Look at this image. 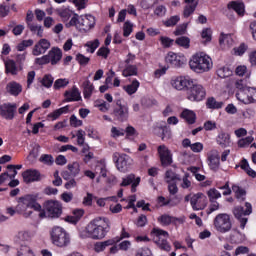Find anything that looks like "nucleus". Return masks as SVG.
Segmentation results:
<instances>
[{
	"label": "nucleus",
	"instance_id": "31",
	"mask_svg": "<svg viewBox=\"0 0 256 256\" xmlns=\"http://www.w3.org/2000/svg\"><path fill=\"white\" fill-rule=\"evenodd\" d=\"M219 43L223 49H229L233 45V37L230 34H221L219 38Z\"/></svg>",
	"mask_w": 256,
	"mask_h": 256
},
{
	"label": "nucleus",
	"instance_id": "2",
	"mask_svg": "<svg viewBox=\"0 0 256 256\" xmlns=\"http://www.w3.org/2000/svg\"><path fill=\"white\" fill-rule=\"evenodd\" d=\"M111 223L107 218H96L92 220L84 230L80 231L79 235L81 239H93L99 241L107 237Z\"/></svg>",
	"mask_w": 256,
	"mask_h": 256
},
{
	"label": "nucleus",
	"instance_id": "54",
	"mask_svg": "<svg viewBox=\"0 0 256 256\" xmlns=\"http://www.w3.org/2000/svg\"><path fill=\"white\" fill-rule=\"evenodd\" d=\"M209 197V201H217V199H221V192L219 190L212 188L207 192Z\"/></svg>",
	"mask_w": 256,
	"mask_h": 256
},
{
	"label": "nucleus",
	"instance_id": "1",
	"mask_svg": "<svg viewBox=\"0 0 256 256\" xmlns=\"http://www.w3.org/2000/svg\"><path fill=\"white\" fill-rule=\"evenodd\" d=\"M40 199H43L41 193H33L22 196L18 200L17 211L22 213L24 217H31L33 211L38 213L40 219H59L63 214V205L57 200H48L44 202L43 206L39 204ZM44 207V208H43ZM33 209V211L29 210Z\"/></svg>",
	"mask_w": 256,
	"mask_h": 256
},
{
	"label": "nucleus",
	"instance_id": "10",
	"mask_svg": "<svg viewBox=\"0 0 256 256\" xmlns=\"http://www.w3.org/2000/svg\"><path fill=\"white\" fill-rule=\"evenodd\" d=\"M184 201L189 203L193 209V211H202L205 207H207V197L203 195V193H197L191 196V194L185 196Z\"/></svg>",
	"mask_w": 256,
	"mask_h": 256
},
{
	"label": "nucleus",
	"instance_id": "40",
	"mask_svg": "<svg viewBox=\"0 0 256 256\" xmlns=\"http://www.w3.org/2000/svg\"><path fill=\"white\" fill-rule=\"evenodd\" d=\"M28 28L37 37H43V26L39 24L28 23Z\"/></svg>",
	"mask_w": 256,
	"mask_h": 256
},
{
	"label": "nucleus",
	"instance_id": "22",
	"mask_svg": "<svg viewBox=\"0 0 256 256\" xmlns=\"http://www.w3.org/2000/svg\"><path fill=\"white\" fill-rule=\"evenodd\" d=\"M65 103H72L73 101H81V92H79V88L73 86L72 89L67 90L64 93Z\"/></svg>",
	"mask_w": 256,
	"mask_h": 256
},
{
	"label": "nucleus",
	"instance_id": "39",
	"mask_svg": "<svg viewBox=\"0 0 256 256\" xmlns=\"http://www.w3.org/2000/svg\"><path fill=\"white\" fill-rule=\"evenodd\" d=\"M172 220H173V216L169 214H161L157 218L159 225H161L162 227H169V225H172Z\"/></svg>",
	"mask_w": 256,
	"mask_h": 256
},
{
	"label": "nucleus",
	"instance_id": "8",
	"mask_svg": "<svg viewBox=\"0 0 256 256\" xmlns=\"http://www.w3.org/2000/svg\"><path fill=\"white\" fill-rule=\"evenodd\" d=\"M233 227V223L231 222V216L227 213L218 214L214 218V229L218 233H229Z\"/></svg>",
	"mask_w": 256,
	"mask_h": 256
},
{
	"label": "nucleus",
	"instance_id": "6",
	"mask_svg": "<svg viewBox=\"0 0 256 256\" xmlns=\"http://www.w3.org/2000/svg\"><path fill=\"white\" fill-rule=\"evenodd\" d=\"M51 239L53 245L56 247H68L71 243V236L67 233L65 229L59 226H55L51 231Z\"/></svg>",
	"mask_w": 256,
	"mask_h": 256
},
{
	"label": "nucleus",
	"instance_id": "46",
	"mask_svg": "<svg viewBox=\"0 0 256 256\" xmlns=\"http://www.w3.org/2000/svg\"><path fill=\"white\" fill-rule=\"evenodd\" d=\"M125 136V129L113 126L110 130V137L112 139H119V137Z\"/></svg>",
	"mask_w": 256,
	"mask_h": 256
},
{
	"label": "nucleus",
	"instance_id": "11",
	"mask_svg": "<svg viewBox=\"0 0 256 256\" xmlns=\"http://www.w3.org/2000/svg\"><path fill=\"white\" fill-rule=\"evenodd\" d=\"M236 98L240 103L244 105H251L256 103V88L250 87L245 90L238 91L236 93Z\"/></svg>",
	"mask_w": 256,
	"mask_h": 256
},
{
	"label": "nucleus",
	"instance_id": "44",
	"mask_svg": "<svg viewBox=\"0 0 256 256\" xmlns=\"http://www.w3.org/2000/svg\"><path fill=\"white\" fill-rule=\"evenodd\" d=\"M179 181H181L180 183V187L182 189H188L189 191H191L193 184L191 183V179L189 177V173H186L182 179H180Z\"/></svg>",
	"mask_w": 256,
	"mask_h": 256
},
{
	"label": "nucleus",
	"instance_id": "49",
	"mask_svg": "<svg viewBox=\"0 0 256 256\" xmlns=\"http://www.w3.org/2000/svg\"><path fill=\"white\" fill-rule=\"evenodd\" d=\"M217 75L220 79H225L233 75V71L229 67H221L217 70Z\"/></svg>",
	"mask_w": 256,
	"mask_h": 256
},
{
	"label": "nucleus",
	"instance_id": "50",
	"mask_svg": "<svg viewBox=\"0 0 256 256\" xmlns=\"http://www.w3.org/2000/svg\"><path fill=\"white\" fill-rule=\"evenodd\" d=\"M232 191L240 201H245V190L237 185L232 186Z\"/></svg>",
	"mask_w": 256,
	"mask_h": 256
},
{
	"label": "nucleus",
	"instance_id": "33",
	"mask_svg": "<svg viewBox=\"0 0 256 256\" xmlns=\"http://www.w3.org/2000/svg\"><path fill=\"white\" fill-rule=\"evenodd\" d=\"M228 9H233L238 15H243L245 13V4L239 1H232L228 4Z\"/></svg>",
	"mask_w": 256,
	"mask_h": 256
},
{
	"label": "nucleus",
	"instance_id": "45",
	"mask_svg": "<svg viewBox=\"0 0 256 256\" xmlns=\"http://www.w3.org/2000/svg\"><path fill=\"white\" fill-rule=\"evenodd\" d=\"M224 103L223 102H219L217 100H215V98H208L207 102H206V107L208 109H221L223 107Z\"/></svg>",
	"mask_w": 256,
	"mask_h": 256
},
{
	"label": "nucleus",
	"instance_id": "51",
	"mask_svg": "<svg viewBox=\"0 0 256 256\" xmlns=\"http://www.w3.org/2000/svg\"><path fill=\"white\" fill-rule=\"evenodd\" d=\"M40 163H43L44 165L51 166L53 163H55V159H53V156L51 154H42L39 158Z\"/></svg>",
	"mask_w": 256,
	"mask_h": 256
},
{
	"label": "nucleus",
	"instance_id": "52",
	"mask_svg": "<svg viewBox=\"0 0 256 256\" xmlns=\"http://www.w3.org/2000/svg\"><path fill=\"white\" fill-rule=\"evenodd\" d=\"M100 43H99V39H95L93 41H89L85 44V47H87L86 51L88 53H93L94 51L97 50V48L99 47Z\"/></svg>",
	"mask_w": 256,
	"mask_h": 256
},
{
	"label": "nucleus",
	"instance_id": "36",
	"mask_svg": "<svg viewBox=\"0 0 256 256\" xmlns=\"http://www.w3.org/2000/svg\"><path fill=\"white\" fill-rule=\"evenodd\" d=\"M240 167L243 171H245V173L249 176V177H252V179H255L256 177V172L255 170H253L251 168V166H249V162L246 160V159H243L241 162H240Z\"/></svg>",
	"mask_w": 256,
	"mask_h": 256
},
{
	"label": "nucleus",
	"instance_id": "37",
	"mask_svg": "<svg viewBox=\"0 0 256 256\" xmlns=\"http://www.w3.org/2000/svg\"><path fill=\"white\" fill-rule=\"evenodd\" d=\"M84 86V99H90L93 95V91H95V86H93V83L91 81L86 80L83 84Z\"/></svg>",
	"mask_w": 256,
	"mask_h": 256
},
{
	"label": "nucleus",
	"instance_id": "55",
	"mask_svg": "<svg viewBox=\"0 0 256 256\" xmlns=\"http://www.w3.org/2000/svg\"><path fill=\"white\" fill-rule=\"evenodd\" d=\"M129 237H131V234H129L125 228H122L120 236L112 238V241H114V243H120L123 239H129Z\"/></svg>",
	"mask_w": 256,
	"mask_h": 256
},
{
	"label": "nucleus",
	"instance_id": "56",
	"mask_svg": "<svg viewBox=\"0 0 256 256\" xmlns=\"http://www.w3.org/2000/svg\"><path fill=\"white\" fill-rule=\"evenodd\" d=\"M181 21V17L179 15L171 16L168 20L164 21L165 27H174Z\"/></svg>",
	"mask_w": 256,
	"mask_h": 256
},
{
	"label": "nucleus",
	"instance_id": "42",
	"mask_svg": "<svg viewBox=\"0 0 256 256\" xmlns=\"http://www.w3.org/2000/svg\"><path fill=\"white\" fill-rule=\"evenodd\" d=\"M17 256H35V252L29 245H21L17 253Z\"/></svg>",
	"mask_w": 256,
	"mask_h": 256
},
{
	"label": "nucleus",
	"instance_id": "38",
	"mask_svg": "<svg viewBox=\"0 0 256 256\" xmlns=\"http://www.w3.org/2000/svg\"><path fill=\"white\" fill-rule=\"evenodd\" d=\"M7 91L11 95L17 96L19 93H21V91H23V88L17 82H10L7 85Z\"/></svg>",
	"mask_w": 256,
	"mask_h": 256
},
{
	"label": "nucleus",
	"instance_id": "4",
	"mask_svg": "<svg viewBox=\"0 0 256 256\" xmlns=\"http://www.w3.org/2000/svg\"><path fill=\"white\" fill-rule=\"evenodd\" d=\"M95 16L91 14L81 15L75 14L66 24V27H76L78 31H82L83 33H89L91 29L95 28Z\"/></svg>",
	"mask_w": 256,
	"mask_h": 256
},
{
	"label": "nucleus",
	"instance_id": "24",
	"mask_svg": "<svg viewBox=\"0 0 256 256\" xmlns=\"http://www.w3.org/2000/svg\"><path fill=\"white\" fill-rule=\"evenodd\" d=\"M63 58V51L58 47H53L48 53V59L51 65H57Z\"/></svg>",
	"mask_w": 256,
	"mask_h": 256
},
{
	"label": "nucleus",
	"instance_id": "19",
	"mask_svg": "<svg viewBox=\"0 0 256 256\" xmlns=\"http://www.w3.org/2000/svg\"><path fill=\"white\" fill-rule=\"evenodd\" d=\"M34 237H35V232L31 230H20L16 234L14 241L19 245H24L23 243H29V241H31V239H33Z\"/></svg>",
	"mask_w": 256,
	"mask_h": 256
},
{
	"label": "nucleus",
	"instance_id": "30",
	"mask_svg": "<svg viewBox=\"0 0 256 256\" xmlns=\"http://www.w3.org/2000/svg\"><path fill=\"white\" fill-rule=\"evenodd\" d=\"M182 119L189 123V125H193L195 123L197 116L195 112L189 109H184L180 115Z\"/></svg>",
	"mask_w": 256,
	"mask_h": 256
},
{
	"label": "nucleus",
	"instance_id": "9",
	"mask_svg": "<svg viewBox=\"0 0 256 256\" xmlns=\"http://www.w3.org/2000/svg\"><path fill=\"white\" fill-rule=\"evenodd\" d=\"M245 207L246 209H244L241 206H237L233 210L234 217L239 221L241 229H245V226L247 225V221H249L246 215H251V213H253V208L251 206V203L246 202Z\"/></svg>",
	"mask_w": 256,
	"mask_h": 256
},
{
	"label": "nucleus",
	"instance_id": "41",
	"mask_svg": "<svg viewBox=\"0 0 256 256\" xmlns=\"http://www.w3.org/2000/svg\"><path fill=\"white\" fill-rule=\"evenodd\" d=\"M176 45L183 47V49H189L191 47V39L186 36H181L175 40Z\"/></svg>",
	"mask_w": 256,
	"mask_h": 256
},
{
	"label": "nucleus",
	"instance_id": "16",
	"mask_svg": "<svg viewBox=\"0 0 256 256\" xmlns=\"http://www.w3.org/2000/svg\"><path fill=\"white\" fill-rule=\"evenodd\" d=\"M15 111H17V104H0V115L8 121L14 119Z\"/></svg>",
	"mask_w": 256,
	"mask_h": 256
},
{
	"label": "nucleus",
	"instance_id": "34",
	"mask_svg": "<svg viewBox=\"0 0 256 256\" xmlns=\"http://www.w3.org/2000/svg\"><path fill=\"white\" fill-rule=\"evenodd\" d=\"M4 65L6 73H10L11 75H17V73H19V68H17V64L13 60H5Z\"/></svg>",
	"mask_w": 256,
	"mask_h": 256
},
{
	"label": "nucleus",
	"instance_id": "15",
	"mask_svg": "<svg viewBox=\"0 0 256 256\" xmlns=\"http://www.w3.org/2000/svg\"><path fill=\"white\" fill-rule=\"evenodd\" d=\"M51 48V42L49 40L42 38L33 47L32 55L34 57H39V55H45L47 51Z\"/></svg>",
	"mask_w": 256,
	"mask_h": 256
},
{
	"label": "nucleus",
	"instance_id": "48",
	"mask_svg": "<svg viewBox=\"0 0 256 256\" xmlns=\"http://www.w3.org/2000/svg\"><path fill=\"white\" fill-rule=\"evenodd\" d=\"M133 27H134V24L130 20H127L126 22H124L123 28H122L123 37H129V35L133 33Z\"/></svg>",
	"mask_w": 256,
	"mask_h": 256
},
{
	"label": "nucleus",
	"instance_id": "58",
	"mask_svg": "<svg viewBox=\"0 0 256 256\" xmlns=\"http://www.w3.org/2000/svg\"><path fill=\"white\" fill-rule=\"evenodd\" d=\"M78 11L85 9L89 0H70Z\"/></svg>",
	"mask_w": 256,
	"mask_h": 256
},
{
	"label": "nucleus",
	"instance_id": "43",
	"mask_svg": "<svg viewBox=\"0 0 256 256\" xmlns=\"http://www.w3.org/2000/svg\"><path fill=\"white\" fill-rule=\"evenodd\" d=\"M67 167L72 177H77V175L81 173V164H79V162H73L71 164H68Z\"/></svg>",
	"mask_w": 256,
	"mask_h": 256
},
{
	"label": "nucleus",
	"instance_id": "25",
	"mask_svg": "<svg viewBox=\"0 0 256 256\" xmlns=\"http://www.w3.org/2000/svg\"><path fill=\"white\" fill-rule=\"evenodd\" d=\"M139 68L137 65H124L122 70V77H137Z\"/></svg>",
	"mask_w": 256,
	"mask_h": 256
},
{
	"label": "nucleus",
	"instance_id": "47",
	"mask_svg": "<svg viewBox=\"0 0 256 256\" xmlns=\"http://www.w3.org/2000/svg\"><path fill=\"white\" fill-rule=\"evenodd\" d=\"M10 27H13L12 33L16 37L21 35L23 33V31H25V25H23V24H18L17 25V23L15 21L10 23Z\"/></svg>",
	"mask_w": 256,
	"mask_h": 256
},
{
	"label": "nucleus",
	"instance_id": "3",
	"mask_svg": "<svg viewBox=\"0 0 256 256\" xmlns=\"http://www.w3.org/2000/svg\"><path fill=\"white\" fill-rule=\"evenodd\" d=\"M189 67L194 73H207L213 69V60L205 52H197L191 56Z\"/></svg>",
	"mask_w": 256,
	"mask_h": 256
},
{
	"label": "nucleus",
	"instance_id": "17",
	"mask_svg": "<svg viewBox=\"0 0 256 256\" xmlns=\"http://www.w3.org/2000/svg\"><path fill=\"white\" fill-rule=\"evenodd\" d=\"M207 161L210 169H212V171H217V169H219V165H221V156H219V150H211L208 153Z\"/></svg>",
	"mask_w": 256,
	"mask_h": 256
},
{
	"label": "nucleus",
	"instance_id": "7",
	"mask_svg": "<svg viewBox=\"0 0 256 256\" xmlns=\"http://www.w3.org/2000/svg\"><path fill=\"white\" fill-rule=\"evenodd\" d=\"M151 237L159 249L162 251H171V245L167 242V239H169V232L161 228H153L151 231Z\"/></svg>",
	"mask_w": 256,
	"mask_h": 256
},
{
	"label": "nucleus",
	"instance_id": "5",
	"mask_svg": "<svg viewBox=\"0 0 256 256\" xmlns=\"http://www.w3.org/2000/svg\"><path fill=\"white\" fill-rule=\"evenodd\" d=\"M205 97H207V90L201 83H199V81L193 79L186 91V99H188V101L199 103V101H203Z\"/></svg>",
	"mask_w": 256,
	"mask_h": 256
},
{
	"label": "nucleus",
	"instance_id": "29",
	"mask_svg": "<svg viewBox=\"0 0 256 256\" xmlns=\"http://www.w3.org/2000/svg\"><path fill=\"white\" fill-rule=\"evenodd\" d=\"M65 113H69V106H64L57 110H54L50 114L47 115L48 121H57L60 115H64Z\"/></svg>",
	"mask_w": 256,
	"mask_h": 256
},
{
	"label": "nucleus",
	"instance_id": "26",
	"mask_svg": "<svg viewBox=\"0 0 256 256\" xmlns=\"http://www.w3.org/2000/svg\"><path fill=\"white\" fill-rule=\"evenodd\" d=\"M94 171L96 175H99V177H107V162L105 160H100L96 162Z\"/></svg>",
	"mask_w": 256,
	"mask_h": 256
},
{
	"label": "nucleus",
	"instance_id": "13",
	"mask_svg": "<svg viewBox=\"0 0 256 256\" xmlns=\"http://www.w3.org/2000/svg\"><path fill=\"white\" fill-rule=\"evenodd\" d=\"M113 161L118 169V171H121L122 173H125L129 169V166L131 163H133V160L129 155L127 154H120L118 152H115L113 154Z\"/></svg>",
	"mask_w": 256,
	"mask_h": 256
},
{
	"label": "nucleus",
	"instance_id": "62",
	"mask_svg": "<svg viewBox=\"0 0 256 256\" xmlns=\"http://www.w3.org/2000/svg\"><path fill=\"white\" fill-rule=\"evenodd\" d=\"M167 14V8L163 5L157 6L154 10V15L157 17H165Z\"/></svg>",
	"mask_w": 256,
	"mask_h": 256
},
{
	"label": "nucleus",
	"instance_id": "27",
	"mask_svg": "<svg viewBox=\"0 0 256 256\" xmlns=\"http://www.w3.org/2000/svg\"><path fill=\"white\" fill-rule=\"evenodd\" d=\"M141 86V83L139 80L134 79L131 84L124 85L123 90L127 93V95H135L137 91H139V87Z\"/></svg>",
	"mask_w": 256,
	"mask_h": 256
},
{
	"label": "nucleus",
	"instance_id": "60",
	"mask_svg": "<svg viewBox=\"0 0 256 256\" xmlns=\"http://www.w3.org/2000/svg\"><path fill=\"white\" fill-rule=\"evenodd\" d=\"M197 8V4H187L184 8V17H189L195 13V9Z\"/></svg>",
	"mask_w": 256,
	"mask_h": 256
},
{
	"label": "nucleus",
	"instance_id": "20",
	"mask_svg": "<svg viewBox=\"0 0 256 256\" xmlns=\"http://www.w3.org/2000/svg\"><path fill=\"white\" fill-rule=\"evenodd\" d=\"M24 183H35L41 181V173L36 169H29L22 173Z\"/></svg>",
	"mask_w": 256,
	"mask_h": 256
},
{
	"label": "nucleus",
	"instance_id": "53",
	"mask_svg": "<svg viewBox=\"0 0 256 256\" xmlns=\"http://www.w3.org/2000/svg\"><path fill=\"white\" fill-rule=\"evenodd\" d=\"M253 141H255V138H253V136H247L245 138L239 139L238 147H241V148L249 147Z\"/></svg>",
	"mask_w": 256,
	"mask_h": 256
},
{
	"label": "nucleus",
	"instance_id": "14",
	"mask_svg": "<svg viewBox=\"0 0 256 256\" xmlns=\"http://www.w3.org/2000/svg\"><path fill=\"white\" fill-rule=\"evenodd\" d=\"M165 63L170 67H181L185 63V56L175 52H168L165 56Z\"/></svg>",
	"mask_w": 256,
	"mask_h": 256
},
{
	"label": "nucleus",
	"instance_id": "21",
	"mask_svg": "<svg viewBox=\"0 0 256 256\" xmlns=\"http://www.w3.org/2000/svg\"><path fill=\"white\" fill-rule=\"evenodd\" d=\"M139 183H141V178H135V174H130L122 179V183L120 185L121 187H127L129 185H132V193H135V191H137V186L139 185Z\"/></svg>",
	"mask_w": 256,
	"mask_h": 256
},
{
	"label": "nucleus",
	"instance_id": "64",
	"mask_svg": "<svg viewBox=\"0 0 256 256\" xmlns=\"http://www.w3.org/2000/svg\"><path fill=\"white\" fill-rule=\"evenodd\" d=\"M135 256H153V252L149 248H141L136 252Z\"/></svg>",
	"mask_w": 256,
	"mask_h": 256
},
{
	"label": "nucleus",
	"instance_id": "57",
	"mask_svg": "<svg viewBox=\"0 0 256 256\" xmlns=\"http://www.w3.org/2000/svg\"><path fill=\"white\" fill-rule=\"evenodd\" d=\"M69 85V79L60 78L54 82V89H63V87H67Z\"/></svg>",
	"mask_w": 256,
	"mask_h": 256
},
{
	"label": "nucleus",
	"instance_id": "23",
	"mask_svg": "<svg viewBox=\"0 0 256 256\" xmlns=\"http://www.w3.org/2000/svg\"><path fill=\"white\" fill-rule=\"evenodd\" d=\"M113 115L117 121H127L129 119V106L119 105L118 108L114 109Z\"/></svg>",
	"mask_w": 256,
	"mask_h": 256
},
{
	"label": "nucleus",
	"instance_id": "32",
	"mask_svg": "<svg viewBox=\"0 0 256 256\" xmlns=\"http://www.w3.org/2000/svg\"><path fill=\"white\" fill-rule=\"evenodd\" d=\"M217 143L220 147H229L231 145V136L228 133L222 132L217 137Z\"/></svg>",
	"mask_w": 256,
	"mask_h": 256
},
{
	"label": "nucleus",
	"instance_id": "63",
	"mask_svg": "<svg viewBox=\"0 0 256 256\" xmlns=\"http://www.w3.org/2000/svg\"><path fill=\"white\" fill-rule=\"evenodd\" d=\"M160 43L165 48H168V47H171V45H173L174 40L167 36H162V37H160Z\"/></svg>",
	"mask_w": 256,
	"mask_h": 256
},
{
	"label": "nucleus",
	"instance_id": "59",
	"mask_svg": "<svg viewBox=\"0 0 256 256\" xmlns=\"http://www.w3.org/2000/svg\"><path fill=\"white\" fill-rule=\"evenodd\" d=\"M33 45V40L28 39V40H23L22 42H20L16 49L17 51H25V49H27V47H31Z\"/></svg>",
	"mask_w": 256,
	"mask_h": 256
},
{
	"label": "nucleus",
	"instance_id": "12",
	"mask_svg": "<svg viewBox=\"0 0 256 256\" xmlns=\"http://www.w3.org/2000/svg\"><path fill=\"white\" fill-rule=\"evenodd\" d=\"M191 83H193V78L189 76H176L170 81L171 87L176 89V91H188Z\"/></svg>",
	"mask_w": 256,
	"mask_h": 256
},
{
	"label": "nucleus",
	"instance_id": "61",
	"mask_svg": "<svg viewBox=\"0 0 256 256\" xmlns=\"http://www.w3.org/2000/svg\"><path fill=\"white\" fill-rule=\"evenodd\" d=\"M70 126L75 128L81 127L83 126V120H80L79 118H77L76 115H72L70 117Z\"/></svg>",
	"mask_w": 256,
	"mask_h": 256
},
{
	"label": "nucleus",
	"instance_id": "28",
	"mask_svg": "<svg viewBox=\"0 0 256 256\" xmlns=\"http://www.w3.org/2000/svg\"><path fill=\"white\" fill-rule=\"evenodd\" d=\"M114 243L115 240H113L112 238L102 242H96L94 245V251H96V253H101L105 251L107 247H111V245H114Z\"/></svg>",
	"mask_w": 256,
	"mask_h": 256
},
{
	"label": "nucleus",
	"instance_id": "35",
	"mask_svg": "<svg viewBox=\"0 0 256 256\" xmlns=\"http://www.w3.org/2000/svg\"><path fill=\"white\" fill-rule=\"evenodd\" d=\"M157 129L162 131V134H161L162 141H169V139H171V128H169V126L157 125L155 128V131H157Z\"/></svg>",
	"mask_w": 256,
	"mask_h": 256
},
{
	"label": "nucleus",
	"instance_id": "18",
	"mask_svg": "<svg viewBox=\"0 0 256 256\" xmlns=\"http://www.w3.org/2000/svg\"><path fill=\"white\" fill-rule=\"evenodd\" d=\"M158 153H159V157L162 165L167 166L173 163V157L171 155V151L169 150V148H167V146L160 145L158 147Z\"/></svg>",
	"mask_w": 256,
	"mask_h": 256
}]
</instances>
